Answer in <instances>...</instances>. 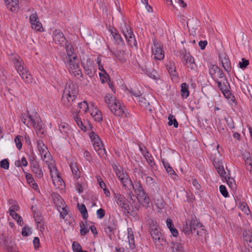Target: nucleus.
<instances>
[{
	"instance_id": "nucleus-1",
	"label": "nucleus",
	"mask_w": 252,
	"mask_h": 252,
	"mask_svg": "<svg viewBox=\"0 0 252 252\" xmlns=\"http://www.w3.org/2000/svg\"><path fill=\"white\" fill-rule=\"evenodd\" d=\"M9 59L14 64L16 69L24 82L27 84H31L33 81L32 76L25 66L24 63L20 56L12 54L10 56Z\"/></svg>"
},
{
	"instance_id": "nucleus-53",
	"label": "nucleus",
	"mask_w": 252,
	"mask_h": 252,
	"mask_svg": "<svg viewBox=\"0 0 252 252\" xmlns=\"http://www.w3.org/2000/svg\"><path fill=\"white\" fill-rule=\"evenodd\" d=\"M215 168L221 177H225L226 173L224 170L223 165L220 166H219V167Z\"/></svg>"
},
{
	"instance_id": "nucleus-5",
	"label": "nucleus",
	"mask_w": 252,
	"mask_h": 252,
	"mask_svg": "<svg viewBox=\"0 0 252 252\" xmlns=\"http://www.w3.org/2000/svg\"><path fill=\"white\" fill-rule=\"evenodd\" d=\"M149 232L156 245H162V242H166L162 230L157 223L153 222L150 224Z\"/></svg>"
},
{
	"instance_id": "nucleus-4",
	"label": "nucleus",
	"mask_w": 252,
	"mask_h": 252,
	"mask_svg": "<svg viewBox=\"0 0 252 252\" xmlns=\"http://www.w3.org/2000/svg\"><path fill=\"white\" fill-rule=\"evenodd\" d=\"M209 74L212 78L218 84V87L227 83V79L222 70L217 65L211 64L209 66Z\"/></svg>"
},
{
	"instance_id": "nucleus-28",
	"label": "nucleus",
	"mask_w": 252,
	"mask_h": 252,
	"mask_svg": "<svg viewBox=\"0 0 252 252\" xmlns=\"http://www.w3.org/2000/svg\"><path fill=\"white\" fill-rule=\"evenodd\" d=\"M180 59L183 63L184 65L187 64L189 58L191 57L190 53L189 52H187L186 50H184L180 52Z\"/></svg>"
},
{
	"instance_id": "nucleus-11",
	"label": "nucleus",
	"mask_w": 252,
	"mask_h": 252,
	"mask_svg": "<svg viewBox=\"0 0 252 252\" xmlns=\"http://www.w3.org/2000/svg\"><path fill=\"white\" fill-rule=\"evenodd\" d=\"M189 222L192 232L194 233L195 231H196V234L197 235H200L201 234H200L199 233L201 232V231H199L198 229H200L203 231L205 230L204 228H202L203 227V224L195 217L192 218L191 220H189Z\"/></svg>"
},
{
	"instance_id": "nucleus-41",
	"label": "nucleus",
	"mask_w": 252,
	"mask_h": 252,
	"mask_svg": "<svg viewBox=\"0 0 252 252\" xmlns=\"http://www.w3.org/2000/svg\"><path fill=\"white\" fill-rule=\"evenodd\" d=\"M7 8H9L11 11H16L18 8V0H13L7 5Z\"/></svg>"
},
{
	"instance_id": "nucleus-19",
	"label": "nucleus",
	"mask_w": 252,
	"mask_h": 252,
	"mask_svg": "<svg viewBox=\"0 0 252 252\" xmlns=\"http://www.w3.org/2000/svg\"><path fill=\"white\" fill-rule=\"evenodd\" d=\"M166 69L170 75L175 77H178V73L176 70L175 63L173 62H169L166 65Z\"/></svg>"
},
{
	"instance_id": "nucleus-30",
	"label": "nucleus",
	"mask_w": 252,
	"mask_h": 252,
	"mask_svg": "<svg viewBox=\"0 0 252 252\" xmlns=\"http://www.w3.org/2000/svg\"><path fill=\"white\" fill-rule=\"evenodd\" d=\"M80 232L81 235L85 236L87 233L89 232L88 222L86 220L84 221H81L80 223Z\"/></svg>"
},
{
	"instance_id": "nucleus-58",
	"label": "nucleus",
	"mask_w": 252,
	"mask_h": 252,
	"mask_svg": "<svg viewBox=\"0 0 252 252\" xmlns=\"http://www.w3.org/2000/svg\"><path fill=\"white\" fill-rule=\"evenodd\" d=\"M249 61L245 58H242V62H240L239 63V67L241 68H245L249 65Z\"/></svg>"
},
{
	"instance_id": "nucleus-45",
	"label": "nucleus",
	"mask_w": 252,
	"mask_h": 252,
	"mask_svg": "<svg viewBox=\"0 0 252 252\" xmlns=\"http://www.w3.org/2000/svg\"><path fill=\"white\" fill-rule=\"evenodd\" d=\"M74 120L81 129L83 131H86V127L83 125L81 118H80L78 116H76L74 117Z\"/></svg>"
},
{
	"instance_id": "nucleus-10",
	"label": "nucleus",
	"mask_w": 252,
	"mask_h": 252,
	"mask_svg": "<svg viewBox=\"0 0 252 252\" xmlns=\"http://www.w3.org/2000/svg\"><path fill=\"white\" fill-rule=\"evenodd\" d=\"M53 38L54 42L60 45H62L64 41H65V45L69 44L64 34L60 30L56 29L53 32Z\"/></svg>"
},
{
	"instance_id": "nucleus-38",
	"label": "nucleus",
	"mask_w": 252,
	"mask_h": 252,
	"mask_svg": "<svg viewBox=\"0 0 252 252\" xmlns=\"http://www.w3.org/2000/svg\"><path fill=\"white\" fill-rule=\"evenodd\" d=\"M171 249L172 252H178L181 251L182 248L183 247L181 244L178 242H172L171 243Z\"/></svg>"
},
{
	"instance_id": "nucleus-29",
	"label": "nucleus",
	"mask_w": 252,
	"mask_h": 252,
	"mask_svg": "<svg viewBox=\"0 0 252 252\" xmlns=\"http://www.w3.org/2000/svg\"><path fill=\"white\" fill-rule=\"evenodd\" d=\"M131 189H134L136 195L145 191L140 181L135 182L134 185L133 184L132 185Z\"/></svg>"
},
{
	"instance_id": "nucleus-15",
	"label": "nucleus",
	"mask_w": 252,
	"mask_h": 252,
	"mask_svg": "<svg viewBox=\"0 0 252 252\" xmlns=\"http://www.w3.org/2000/svg\"><path fill=\"white\" fill-rule=\"evenodd\" d=\"M137 199L139 203L143 207L148 208L149 207L150 197L148 194L145 191L138 194Z\"/></svg>"
},
{
	"instance_id": "nucleus-32",
	"label": "nucleus",
	"mask_w": 252,
	"mask_h": 252,
	"mask_svg": "<svg viewBox=\"0 0 252 252\" xmlns=\"http://www.w3.org/2000/svg\"><path fill=\"white\" fill-rule=\"evenodd\" d=\"M162 162L163 165L166 169L167 172L170 176H172V174H175V172L173 169V168L171 166L169 163L167 161H165V159H162Z\"/></svg>"
},
{
	"instance_id": "nucleus-13",
	"label": "nucleus",
	"mask_w": 252,
	"mask_h": 252,
	"mask_svg": "<svg viewBox=\"0 0 252 252\" xmlns=\"http://www.w3.org/2000/svg\"><path fill=\"white\" fill-rule=\"evenodd\" d=\"M152 51L155 59L160 60L163 59L164 52L163 48L160 47L158 43H154V47H152Z\"/></svg>"
},
{
	"instance_id": "nucleus-24",
	"label": "nucleus",
	"mask_w": 252,
	"mask_h": 252,
	"mask_svg": "<svg viewBox=\"0 0 252 252\" xmlns=\"http://www.w3.org/2000/svg\"><path fill=\"white\" fill-rule=\"evenodd\" d=\"M59 129L60 132L64 134L65 136H68V132L70 130L69 125L63 122H61L59 125Z\"/></svg>"
},
{
	"instance_id": "nucleus-46",
	"label": "nucleus",
	"mask_w": 252,
	"mask_h": 252,
	"mask_svg": "<svg viewBox=\"0 0 252 252\" xmlns=\"http://www.w3.org/2000/svg\"><path fill=\"white\" fill-rule=\"evenodd\" d=\"M115 100H116V99L110 94H107L105 97V102L107 104L109 108V105H111L112 104H114V102H115Z\"/></svg>"
},
{
	"instance_id": "nucleus-2",
	"label": "nucleus",
	"mask_w": 252,
	"mask_h": 252,
	"mask_svg": "<svg viewBox=\"0 0 252 252\" xmlns=\"http://www.w3.org/2000/svg\"><path fill=\"white\" fill-rule=\"evenodd\" d=\"M22 122L27 126H32L36 129L37 134H43L44 130L42 128V123L39 119V115L37 112H34L33 114H31L29 111H27V114H22L20 117Z\"/></svg>"
},
{
	"instance_id": "nucleus-60",
	"label": "nucleus",
	"mask_w": 252,
	"mask_h": 252,
	"mask_svg": "<svg viewBox=\"0 0 252 252\" xmlns=\"http://www.w3.org/2000/svg\"><path fill=\"white\" fill-rule=\"evenodd\" d=\"M9 163L7 159H3L0 162V167L3 169H8L9 168Z\"/></svg>"
},
{
	"instance_id": "nucleus-56",
	"label": "nucleus",
	"mask_w": 252,
	"mask_h": 252,
	"mask_svg": "<svg viewBox=\"0 0 252 252\" xmlns=\"http://www.w3.org/2000/svg\"><path fill=\"white\" fill-rule=\"evenodd\" d=\"M220 191L221 194L224 197H227L228 196V193L226 189V187L224 185H220Z\"/></svg>"
},
{
	"instance_id": "nucleus-62",
	"label": "nucleus",
	"mask_w": 252,
	"mask_h": 252,
	"mask_svg": "<svg viewBox=\"0 0 252 252\" xmlns=\"http://www.w3.org/2000/svg\"><path fill=\"white\" fill-rule=\"evenodd\" d=\"M96 111L98 113L94 116V118L95 121L101 122L102 121V116L101 112L100 110H96Z\"/></svg>"
},
{
	"instance_id": "nucleus-63",
	"label": "nucleus",
	"mask_w": 252,
	"mask_h": 252,
	"mask_svg": "<svg viewBox=\"0 0 252 252\" xmlns=\"http://www.w3.org/2000/svg\"><path fill=\"white\" fill-rule=\"evenodd\" d=\"M244 159L245 160V163L247 165V167H250L252 165V158L251 156L248 157H244Z\"/></svg>"
},
{
	"instance_id": "nucleus-6",
	"label": "nucleus",
	"mask_w": 252,
	"mask_h": 252,
	"mask_svg": "<svg viewBox=\"0 0 252 252\" xmlns=\"http://www.w3.org/2000/svg\"><path fill=\"white\" fill-rule=\"evenodd\" d=\"M78 93L77 86L75 85L72 82H68L65 84L63 95L77 99Z\"/></svg>"
},
{
	"instance_id": "nucleus-3",
	"label": "nucleus",
	"mask_w": 252,
	"mask_h": 252,
	"mask_svg": "<svg viewBox=\"0 0 252 252\" xmlns=\"http://www.w3.org/2000/svg\"><path fill=\"white\" fill-rule=\"evenodd\" d=\"M65 49L67 56L63 60L69 71L79 68V60L74 53V50L70 44H66Z\"/></svg>"
},
{
	"instance_id": "nucleus-43",
	"label": "nucleus",
	"mask_w": 252,
	"mask_h": 252,
	"mask_svg": "<svg viewBox=\"0 0 252 252\" xmlns=\"http://www.w3.org/2000/svg\"><path fill=\"white\" fill-rule=\"evenodd\" d=\"M76 104L78 107L84 111L85 113L87 112L89 109L88 104L86 101H83L80 102H77Z\"/></svg>"
},
{
	"instance_id": "nucleus-14",
	"label": "nucleus",
	"mask_w": 252,
	"mask_h": 252,
	"mask_svg": "<svg viewBox=\"0 0 252 252\" xmlns=\"http://www.w3.org/2000/svg\"><path fill=\"white\" fill-rule=\"evenodd\" d=\"M218 88L221 90L226 98L230 99V100L232 101L233 102H235L234 96L229 90L230 87L228 82L222 85L220 87Z\"/></svg>"
},
{
	"instance_id": "nucleus-18",
	"label": "nucleus",
	"mask_w": 252,
	"mask_h": 252,
	"mask_svg": "<svg viewBox=\"0 0 252 252\" xmlns=\"http://www.w3.org/2000/svg\"><path fill=\"white\" fill-rule=\"evenodd\" d=\"M116 229V224H115L113 220H109L108 224L105 226L104 230L107 235L109 237H111L112 234H114V231Z\"/></svg>"
},
{
	"instance_id": "nucleus-9",
	"label": "nucleus",
	"mask_w": 252,
	"mask_h": 252,
	"mask_svg": "<svg viewBox=\"0 0 252 252\" xmlns=\"http://www.w3.org/2000/svg\"><path fill=\"white\" fill-rule=\"evenodd\" d=\"M76 99L69 97L67 96L62 95V102L64 108H65L70 112H73L74 107L76 106Z\"/></svg>"
},
{
	"instance_id": "nucleus-34",
	"label": "nucleus",
	"mask_w": 252,
	"mask_h": 252,
	"mask_svg": "<svg viewBox=\"0 0 252 252\" xmlns=\"http://www.w3.org/2000/svg\"><path fill=\"white\" fill-rule=\"evenodd\" d=\"M111 33L115 42L118 45H123L124 43L121 35L117 32H112Z\"/></svg>"
},
{
	"instance_id": "nucleus-57",
	"label": "nucleus",
	"mask_w": 252,
	"mask_h": 252,
	"mask_svg": "<svg viewBox=\"0 0 252 252\" xmlns=\"http://www.w3.org/2000/svg\"><path fill=\"white\" fill-rule=\"evenodd\" d=\"M70 73L73 74L75 76H77V75H80V76L82 78L80 79L81 80H83V75L82 73L81 70L79 69V68L77 69L71 70L70 71Z\"/></svg>"
},
{
	"instance_id": "nucleus-27",
	"label": "nucleus",
	"mask_w": 252,
	"mask_h": 252,
	"mask_svg": "<svg viewBox=\"0 0 252 252\" xmlns=\"http://www.w3.org/2000/svg\"><path fill=\"white\" fill-rule=\"evenodd\" d=\"M189 94V86L186 83L181 85V95L183 98H187Z\"/></svg>"
},
{
	"instance_id": "nucleus-40",
	"label": "nucleus",
	"mask_w": 252,
	"mask_h": 252,
	"mask_svg": "<svg viewBox=\"0 0 252 252\" xmlns=\"http://www.w3.org/2000/svg\"><path fill=\"white\" fill-rule=\"evenodd\" d=\"M125 27L124 29H123V32L126 39L128 37H131V36L133 35V32L130 28L129 26L126 25H125Z\"/></svg>"
},
{
	"instance_id": "nucleus-16",
	"label": "nucleus",
	"mask_w": 252,
	"mask_h": 252,
	"mask_svg": "<svg viewBox=\"0 0 252 252\" xmlns=\"http://www.w3.org/2000/svg\"><path fill=\"white\" fill-rule=\"evenodd\" d=\"M93 145L99 157L101 158H105L106 157V152L102 142L93 143Z\"/></svg>"
},
{
	"instance_id": "nucleus-22",
	"label": "nucleus",
	"mask_w": 252,
	"mask_h": 252,
	"mask_svg": "<svg viewBox=\"0 0 252 252\" xmlns=\"http://www.w3.org/2000/svg\"><path fill=\"white\" fill-rule=\"evenodd\" d=\"M112 54L120 62L124 63L126 61V56L124 50H117L113 52Z\"/></svg>"
},
{
	"instance_id": "nucleus-52",
	"label": "nucleus",
	"mask_w": 252,
	"mask_h": 252,
	"mask_svg": "<svg viewBox=\"0 0 252 252\" xmlns=\"http://www.w3.org/2000/svg\"><path fill=\"white\" fill-rule=\"evenodd\" d=\"M32 27L34 30L36 31H40V29L42 28V26L41 23L38 19L36 21V22H35V23H32Z\"/></svg>"
},
{
	"instance_id": "nucleus-64",
	"label": "nucleus",
	"mask_w": 252,
	"mask_h": 252,
	"mask_svg": "<svg viewBox=\"0 0 252 252\" xmlns=\"http://www.w3.org/2000/svg\"><path fill=\"white\" fill-rule=\"evenodd\" d=\"M105 213V210L102 208H100V209L97 210L96 211L97 216L100 219H102L104 217Z\"/></svg>"
},
{
	"instance_id": "nucleus-42",
	"label": "nucleus",
	"mask_w": 252,
	"mask_h": 252,
	"mask_svg": "<svg viewBox=\"0 0 252 252\" xmlns=\"http://www.w3.org/2000/svg\"><path fill=\"white\" fill-rule=\"evenodd\" d=\"M143 155L145 158L150 166L152 167L153 165L155 164V163L153 157L152 155L149 154V152L147 150L146 151V153H143Z\"/></svg>"
},
{
	"instance_id": "nucleus-7",
	"label": "nucleus",
	"mask_w": 252,
	"mask_h": 252,
	"mask_svg": "<svg viewBox=\"0 0 252 252\" xmlns=\"http://www.w3.org/2000/svg\"><path fill=\"white\" fill-rule=\"evenodd\" d=\"M109 109L112 113L117 116L124 117L126 116L125 106L121 105L117 99L115 100L114 104L109 105Z\"/></svg>"
},
{
	"instance_id": "nucleus-49",
	"label": "nucleus",
	"mask_w": 252,
	"mask_h": 252,
	"mask_svg": "<svg viewBox=\"0 0 252 252\" xmlns=\"http://www.w3.org/2000/svg\"><path fill=\"white\" fill-rule=\"evenodd\" d=\"M31 228L28 226H25L22 230V235L23 236H28L32 234Z\"/></svg>"
},
{
	"instance_id": "nucleus-35",
	"label": "nucleus",
	"mask_w": 252,
	"mask_h": 252,
	"mask_svg": "<svg viewBox=\"0 0 252 252\" xmlns=\"http://www.w3.org/2000/svg\"><path fill=\"white\" fill-rule=\"evenodd\" d=\"M32 171L38 179H41L43 177V173L40 166L32 169Z\"/></svg>"
},
{
	"instance_id": "nucleus-37",
	"label": "nucleus",
	"mask_w": 252,
	"mask_h": 252,
	"mask_svg": "<svg viewBox=\"0 0 252 252\" xmlns=\"http://www.w3.org/2000/svg\"><path fill=\"white\" fill-rule=\"evenodd\" d=\"M210 159L215 168L223 165L222 161L219 158L212 155L210 157Z\"/></svg>"
},
{
	"instance_id": "nucleus-20",
	"label": "nucleus",
	"mask_w": 252,
	"mask_h": 252,
	"mask_svg": "<svg viewBox=\"0 0 252 252\" xmlns=\"http://www.w3.org/2000/svg\"><path fill=\"white\" fill-rule=\"evenodd\" d=\"M36 144L41 157H42L43 155H44L45 153L49 152L47 147L44 144L43 140L40 139L37 140L36 141Z\"/></svg>"
},
{
	"instance_id": "nucleus-55",
	"label": "nucleus",
	"mask_w": 252,
	"mask_h": 252,
	"mask_svg": "<svg viewBox=\"0 0 252 252\" xmlns=\"http://www.w3.org/2000/svg\"><path fill=\"white\" fill-rule=\"evenodd\" d=\"M136 100L139 103V104L142 107H144L148 102V101H147L145 98L142 96L141 95L139 97H137Z\"/></svg>"
},
{
	"instance_id": "nucleus-21",
	"label": "nucleus",
	"mask_w": 252,
	"mask_h": 252,
	"mask_svg": "<svg viewBox=\"0 0 252 252\" xmlns=\"http://www.w3.org/2000/svg\"><path fill=\"white\" fill-rule=\"evenodd\" d=\"M127 230L129 247L131 250H133L135 248L133 230L131 228L128 227Z\"/></svg>"
},
{
	"instance_id": "nucleus-23",
	"label": "nucleus",
	"mask_w": 252,
	"mask_h": 252,
	"mask_svg": "<svg viewBox=\"0 0 252 252\" xmlns=\"http://www.w3.org/2000/svg\"><path fill=\"white\" fill-rule=\"evenodd\" d=\"M121 183L123 184V186H124V187H125V188L126 189H127V190H128L129 191H130L129 195H130V197L132 199V196H131V194H132V196H134V195L132 193V191L131 190V187L133 185V183H132V181L131 180V179L129 178V177H127L125 180H124V181L121 182Z\"/></svg>"
},
{
	"instance_id": "nucleus-48",
	"label": "nucleus",
	"mask_w": 252,
	"mask_h": 252,
	"mask_svg": "<svg viewBox=\"0 0 252 252\" xmlns=\"http://www.w3.org/2000/svg\"><path fill=\"white\" fill-rule=\"evenodd\" d=\"M168 124L169 126H172L173 125L174 126L175 128H177L178 126V123L176 119L173 118V116L171 115H170L168 118Z\"/></svg>"
},
{
	"instance_id": "nucleus-50",
	"label": "nucleus",
	"mask_w": 252,
	"mask_h": 252,
	"mask_svg": "<svg viewBox=\"0 0 252 252\" xmlns=\"http://www.w3.org/2000/svg\"><path fill=\"white\" fill-rule=\"evenodd\" d=\"M23 139V137L21 135H17L14 139L15 144L16 145V147L19 150L21 149L22 147V140Z\"/></svg>"
},
{
	"instance_id": "nucleus-17",
	"label": "nucleus",
	"mask_w": 252,
	"mask_h": 252,
	"mask_svg": "<svg viewBox=\"0 0 252 252\" xmlns=\"http://www.w3.org/2000/svg\"><path fill=\"white\" fill-rule=\"evenodd\" d=\"M93 145L99 157L101 158H105L106 157V152L102 142L93 143Z\"/></svg>"
},
{
	"instance_id": "nucleus-31",
	"label": "nucleus",
	"mask_w": 252,
	"mask_h": 252,
	"mask_svg": "<svg viewBox=\"0 0 252 252\" xmlns=\"http://www.w3.org/2000/svg\"><path fill=\"white\" fill-rule=\"evenodd\" d=\"M183 232L186 235L193 233L190 225L189 220H186L183 225Z\"/></svg>"
},
{
	"instance_id": "nucleus-8",
	"label": "nucleus",
	"mask_w": 252,
	"mask_h": 252,
	"mask_svg": "<svg viewBox=\"0 0 252 252\" xmlns=\"http://www.w3.org/2000/svg\"><path fill=\"white\" fill-rule=\"evenodd\" d=\"M114 197L118 206L122 209L126 211L127 213H129L130 207L129 205L126 203V198L122 194L119 192H115L113 191Z\"/></svg>"
},
{
	"instance_id": "nucleus-39",
	"label": "nucleus",
	"mask_w": 252,
	"mask_h": 252,
	"mask_svg": "<svg viewBox=\"0 0 252 252\" xmlns=\"http://www.w3.org/2000/svg\"><path fill=\"white\" fill-rule=\"evenodd\" d=\"M239 207L245 214L247 215H249L251 213L248 205L245 202H240L239 203Z\"/></svg>"
},
{
	"instance_id": "nucleus-33",
	"label": "nucleus",
	"mask_w": 252,
	"mask_h": 252,
	"mask_svg": "<svg viewBox=\"0 0 252 252\" xmlns=\"http://www.w3.org/2000/svg\"><path fill=\"white\" fill-rule=\"evenodd\" d=\"M78 208L82 214L83 218L86 220L88 218V214L85 205L84 204L79 205L78 204Z\"/></svg>"
},
{
	"instance_id": "nucleus-47",
	"label": "nucleus",
	"mask_w": 252,
	"mask_h": 252,
	"mask_svg": "<svg viewBox=\"0 0 252 252\" xmlns=\"http://www.w3.org/2000/svg\"><path fill=\"white\" fill-rule=\"evenodd\" d=\"M186 65L191 70H195L196 67V65L195 63L194 59L191 56L190 58H189V60L188 62V64H186Z\"/></svg>"
},
{
	"instance_id": "nucleus-59",
	"label": "nucleus",
	"mask_w": 252,
	"mask_h": 252,
	"mask_svg": "<svg viewBox=\"0 0 252 252\" xmlns=\"http://www.w3.org/2000/svg\"><path fill=\"white\" fill-rule=\"evenodd\" d=\"M82 66L85 73L89 76H92L93 75V72L91 69L90 68L88 64H85L84 63H82Z\"/></svg>"
},
{
	"instance_id": "nucleus-12",
	"label": "nucleus",
	"mask_w": 252,
	"mask_h": 252,
	"mask_svg": "<svg viewBox=\"0 0 252 252\" xmlns=\"http://www.w3.org/2000/svg\"><path fill=\"white\" fill-rule=\"evenodd\" d=\"M219 57L224 70L229 73L231 70V65L228 57L225 53L220 54Z\"/></svg>"
},
{
	"instance_id": "nucleus-54",
	"label": "nucleus",
	"mask_w": 252,
	"mask_h": 252,
	"mask_svg": "<svg viewBox=\"0 0 252 252\" xmlns=\"http://www.w3.org/2000/svg\"><path fill=\"white\" fill-rule=\"evenodd\" d=\"M127 41L128 44L130 46H136L137 42L136 39L135 38V36L134 34L133 33V35L131 36V37H128L126 39Z\"/></svg>"
},
{
	"instance_id": "nucleus-44",
	"label": "nucleus",
	"mask_w": 252,
	"mask_h": 252,
	"mask_svg": "<svg viewBox=\"0 0 252 252\" xmlns=\"http://www.w3.org/2000/svg\"><path fill=\"white\" fill-rule=\"evenodd\" d=\"M224 178L226 179V182L229 187L232 189H235L236 188V185L235 180L232 178L231 177H228L227 178L225 176Z\"/></svg>"
},
{
	"instance_id": "nucleus-36",
	"label": "nucleus",
	"mask_w": 252,
	"mask_h": 252,
	"mask_svg": "<svg viewBox=\"0 0 252 252\" xmlns=\"http://www.w3.org/2000/svg\"><path fill=\"white\" fill-rule=\"evenodd\" d=\"M34 218L37 226H39L41 228L44 229V222L41 216L36 214L34 216Z\"/></svg>"
},
{
	"instance_id": "nucleus-61",
	"label": "nucleus",
	"mask_w": 252,
	"mask_h": 252,
	"mask_svg": "<svg viewBox=\"0 0 252 252\" xmlns=\"http://www.w3.org/2000/svg\"><path fill=\"white\" fill-rule=\"evenodd\" d=\"M41 158L46 163H48L52 159V156L50 152H48V153H45V154L43 155V157H41Z\"/></svg>"
},
{
	"instance_id": "nucleus-26",
	"label": "nucleus",
	"mask_w": 252,
	"mask_h": 252,
	"mask_svg": "<svg viewBox=\"0 0 252 252\" xmlns=\"http://www.w3.org/2000/svg\"><path fill=\"white\" fill-rule=\"evenodd\" d=\"M243 238L248 245L252 248V232L245 230L243 232Z\"/></svg>"
},
{
	"instance_id": "nucleus-25",
	"label": "nucleus",
	"mask_w": 252,
	"mask_h": 252,
	"mask_svg": "<svg viewBox=\"0 0 252 252\" xmlns=\"http://www.w3.org/2000/svg\"><path fill=\"white\" fill-rule=\"evenodd\" d=\"M69 166L74 178H79L80 177V171L77 166V163L75 162H71L70 163Z\"/></svg>"
},
{
	"instance_id": "nucleus-51",
	"label": "nucleus",
	"mask_w": 252,
	"mask_h": 252,
	"mask_svg": "<svg viewBox=\"0 0 252 252\" xmlns=\"http://www.w3.org/2000/svg\"><path fill=\"white\" fill-rule=\"evenodd\" d=\"M72 247L74 252H81L83 251L82 246L77 242H74L72 244Z\"/></svg>"
}]
</instances>
